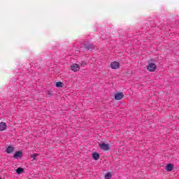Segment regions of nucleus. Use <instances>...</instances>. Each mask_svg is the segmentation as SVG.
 Listing matches in <instances>:
<instances>
[{"label":"nucleus","mask_w":179,"mask_h":179,"mask_svg":"<svg viewBox=\"0 0 179 179\" xmlns=\"http://www.w3.org/2000/svg\"><path fill=\"white\" fill-rule=\"evenodd\" d=\"M156 68H157V66H156V64L149 63L147 67V69L148 71H149V72H155V71H156Z\"/></svg>","instance_id":"f257e3e1"},{"label":"nucleus","mask_w":179,"mask_h":179,"mask_svg":"<svg viewBox=\"0 0 179 179\" xmlns=\"http://www.w3.org/2000/svg\"><path fill=\"white\" fill-rule=\"evenodd\" d=\"M99 146L102 150H109L110 149V144H106L103 143L99 144Z\"/></svg>","instance_id":"f03ea898"},{"label":"nucleus","mask_w":179,"mask_h":179,"mask_svg":"<svg viewBox=\"0 0 179 179\" xmlns=\"http://www.w3.org/2000/svg\"><path fill=\"white\" fill-rule=\"evenodd\" d=\"M110 68L112 69H118L120 68V63L117 62H113L110 64Z\"/></svg>","instance_id":"7ed1b4c3"},{"label":"nucleus","mask_w":179,"mask_h":179,"mask_svg":"<svg viewBox=\"0 0 179 179\" xmlns=\"http://www.w3.org/2000/svg\"><path fill=\"white\" fill-rule=\"evenodd\" d=\"M71 69L73 72H78V71H79V69H80V67H79V64H74L72 66H71Z\"/></svg>","instance_id":"20e7f679"},{"label":"nucleus","mask_w":179,"mask_h":179,"mask_svg":"<svg viewBox=\"0 0 179 179\" xmlns=\"http://www.w3.org/2000/svg\"><path fill=\"white\" fill-rule=\"evenodd\" d=\"M124 97V94L122 92H118L115 94V100H121Z\"/></svg>","instance_id":"39448f33"},{"label":"nucleus","mask_w":179,"mask_h":179,"mask_svg":"<svg viewBox=\"0 0 179 179\" xmlns=\"http://www.w3.org/2000/svg\"><path fill=\"white\" fill-rule=\"evenodd\" d=\"M14 159H18L19 157L20 159H22V157H23V154L22 153V152L20 151H17L14 156H13Z\"/></svg>","instance_id":"423d86ee"},{"label":"nucleus","mask_w":179,"mask_h":179,"mask_svg":"<svg viewBox=\"0 0 179 179\" xmlns=\"http://www.w3.org/2000/svg\"><path fill=\"white\" fill-rule=\"evenodd\" d=\"M6 128H7L6 123L3 122H0V131H5Z\"/></svg>","instance_id":"0eeeda50"},{"label":"nucleus","mask_w":179,"mask_h":179,"mask_svg":"<svg viewBox=\"0 0 179 179\" xmlns=\"http://www.w3.org/2000/svg\"><path fill=\"white\" fill-rule=\"evenodd\" d=\"M173 169L174 166H173L171 164H169L166 166V170H167V171H173Z\"/></svg>","instance_id":"6e6552de"},{"label":"nucleus","mask_w":179,"mask_h":179,"mask_svg":"<svg viewBox=\"0 0 179 179\" xmlns=\"http://www.w3.org/2000/svg\"><path fill=\"white\" fill-rule=\"evenodd\" d=\"M85 47L87 50H92L93 48V45L89 42L85 44Z\"/></svg>","instance_id":"1a4fd4ad"},{"label":"nucleus","mask_w":179,"mask_h":179,"mask_svg":"<svg viewBox=\"0 0 179 179\" xmlns=\"http://www.w3.org/2000/svg\"><path fill=\"white\" fill-rule=\"evenodd\" d=\"M92 158L94 160H99L100 159V155L97 152H94L92 154Z\"/></svg>","instance_id":"9d476101"},{"label":"nucleus","mask_w":179,"mask_h":179,"mask_svg":"<svg viewBox=\"0 0 179 179\" xmlns=\"http://www.w3.org/2000/svg\"><path fill=\"white\" fill-rule=\"evenodd\" d=\"M13 150H14L13 147H12V146H8V147L7 148V149H6V152H7V153H12V152H13Z\"/></svg>","instance_id":"9b49d317"},{"label":"nucleus","mask_w":179,"mask_h":179,"mask_svg":"<svg viewBox=\"0 0 179 179\" xmlns=\"http://www.w3.org/2000/svg\"><path fill=\"white\" fill-rule=\"evenodd\" d=\"M23 171H24V169H23V168H18L17 170H16V173L17 174H22V173H23Z\"/></svg>","instance_id":"f8f14e48"},{"label":"nucleus","mask_w":179,"mask_h":179,"mask_svg":"<svg viewBox=\"0 0 179 179\" xmlns=\"http://www.w3.org/2000/svg\"><path fill=\"white\" fill-rule=\"evenodd\" d=\"M111 178V173H108L105 175V179H110Z\"/></svg>","instance_id":"ddd939ff"},{"label":"nucleus","mask_w":179,"mask_h":179,"mask_svg":"<svg viewBox=\"0 0 179 179\" xmlns=\"http://www.w3.org/2000/svg\"><path fill=\"white\" fill-rule=\"evenodd\" d=\"M56 86H57V87H62V83H61V82H57V83H56Z\"/></svg>","instance_id":"4468645a"},{"label":"nucleus","mask_w":179,"mask_h":179,"mask_svg":"<svg viewBox=\"0 0 179 179\" xmlns=\"http://www.w3.org/2000/svg\"><path fill=\"white\" fill-rule=\"evenodd\" d=\"M31 159H33L34 160L36 159V158L37 157V154H33L31 156Z\"/></svg>","instance_id":"2eb2a0df"},{"label":"nucleus","mask_w":179,"mask_h":179,"mask_svg":"<svg viewBox=\"0 0 179 179\" xmlns=\"http://www.w3.org/2000/svg\"><path fill=\"white\" fill-rule=\"evenodd\" d=\"M80 65L81 66H85V65H86V62H81Z\"/></svg>","instance_id":"dca6fc26"}]
</instances>
